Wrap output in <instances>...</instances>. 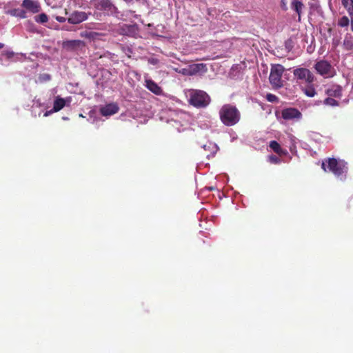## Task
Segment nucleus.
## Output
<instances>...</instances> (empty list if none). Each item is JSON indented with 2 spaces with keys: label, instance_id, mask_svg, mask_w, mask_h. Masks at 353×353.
Here are the masks:
<instances>
[{
  "label": "nucleus",
  "instance_id": "34",
  "mask_svg": "<svg viewBox=\"0 0 353 353\" xmlns=\"http://www.w3.org/2000/svg\"><path fill=\"white\" fill-rule=\"evenodd\" d=\"M45 79L46 80H50V74H45Z\"/></svg>",
  "mask_w": 353,
  "mask_h": 353
},
{
  "label": "nucleus",
  "instance_id": "35",
  "mask_svg": "<svg viewBox=\"0 0 353 353\" xmlns=\"http://www.w3.org/2000/svg\"><path fill=\"white\" fill-rule=\"evenodd\" d=\"M4 47V44L0 43V49H2Z\"/></svg>",
  "mask_w": 353,
  "mask_h": 353
},
{
  "label": "nucleus",
  "instance_id": "2",
  "mask_svg": "<svg viewBox=\"0 0 353 353\" xmlns=\"http://www.w3.org/2000/svg\"><path fill=\"white\" fill-rule=\"evenodd\" d=\"M190 103L196 108H205L210 102V97L204 91L191 90L190 91Z\"/></svg>",
  "mask_w": 353,
  "mask_h": 353
},
{
  "label": "nucleus",
  "instance_id": "3",
  "mask_svg": "<svg viewBox=\"0 0 353 353\" xmlns=\"http://www.w3.org/2000/svg\"><path fill=\"white\" fill-rule=\"evenodd\" d=\"M284 71L285 68L281 64L271 65L269 81L274 89H279L283 86L282 76Z\"/></svg>",
  "mask_w": 353,
  "mask_h": 353
},
{
  "label": "nucleus",
  "instance_id": "18",
  "mask_svg": "<svg viewBox=\"0 0 353 353\" xmlns=\"http://www.w3.org/2000/svg\"><path fill=\"white\" fill-rule=\"evenodd\" d=\"M65 105V100L60 97H57L53 103V111L57 112L60 111Z\"/></svg>",
  "mask_w": 353,
  "mask_h": 353
},
{
  "label": "nucleus",
  "instance_id": "16",
  "mask_svg": "<svg viewBox=\"0 0 353 353\" xmlns=\"http://www.w3.org/2000/svg\"><path fill=\"white\" fill-rule=\"evenodd\" d=\"M270 148L277 154L282 156L287 154L285 150L282 149L280 144L276 141H271L270 142Z\"/></svg>",
  "mask_w": 353,
  "mask_h": 353
},
{
  "label": "nucleus",
  "instance_id": "31",
  "mask_svg": "<svg viewBox=\"0 0 353 353\" xmlns=\"http://www.w3.org/2000/svg\"><path fill=\"white\" fill-rule=\"evenodd\" d=\"M52 112H54L53 111V109H52L51 110H49V111H46L45 113H44V117H48L49 116L51 113Z\"/></svg>",
  "mask_w": 353,
  "mask_h": 353
},
{
  "label": "nucleus",
  "instance_id": "36",
  "mask_svg": "<svg viewBox=\"0 0 353 353\" xmlns=\"http://www.w3.org/2000/svg\"><path fill=\"white\" fill-rule=\"evenodd\" d=\"M65 12L66 14H68V12H67L66 9L65 10Z\"/></svg>",
  "mask_w": 353,
  "mask_h": 353
},
{
  "label": "nucleus",
  "instance_id": "23",
  "mask_svg": "<svg viewBox=\"0 0 353 353\" xmlns=\"http://www.w3.org/2000/svg\"><path fill=\"white\" fill-rule=\"evenodd\" d=\"M48 17L46 14L41 13L35 17V21L40 23H44L48 22Z\"/></svg>",
  "mask_w": 353,
  "mask_h": 353
},
{
  "label": "nucleus",
  "instance_id": "1",
  "mask_svg": "<svg viewBox=\"0 0 353 353\" xmlns=\"http://www.w3.org/2000/svg\"><path fill=\"white\" fill-rule=\"evenodd\" d=\"M221 121L226 126H233L241 119V113L237 108L232 104L223 105L219 110Z\"/></svg>",
  "mask_w": 353,
  "mask_h": 353
},
{
  "label": "nucleus",
  "instance_id": "33",
  "mask_svg": "<svg viewBox=\"0 0 353 353\" xmlns=\"http://www.w3.org/2000/svg\"><path fill=\"white\" fill-rule=\"evenodd\" d=\"M351 30L353 31V15H351Z\"/></svg>",
  "mask_w": 353,
  "mask_h": 353
},
{
  "label": "nucleus",
  "instance_id": "14",
  "mask_svg": "<svg viewBox=\"0 0 353 353\" xmlns=\"http://www.w3.org/2000/svg\"><path fill=\"white\" fill-rule=\"evenodd\" d=\"M145 87L152 93L157 95H161L163 92L162 88L155 83L152 79H147L145 80Z\"/></svg>",
  "mask_w": 353,
  "mask_h": 353
},
{
  "label": "nucleus",
  "instance_id": "26",
  "mask_svg": "<svg viewBox=\"0 0 353 353\" xmlns=\"http://www.w3.org/2000/svg\"><path fill=\"white\" fill-rule=\"evenodd\" d=\"M268 158H269L270 162L272 163L279 164L281 163L280 159L275 155H270V156H269Z\"/></svg>",
  "mask_w": 353,
  "mask_h": 353
},
{
  "label": "nucleus",
  "instance_id": "19",
  "mask_svg": "<svg viewBox=\"0 0 353 353\" xmlns=\"http://www.w3.org/2000/svg\"><path fill=\"white\" fill-rule=\"evenodd\" d=\"M304 94L309 97H313L316 95V92L315 90V88L312 85H308L303 89Z\"/></svg>",
  "mask_w": 353,
  "mask_h": 353
},
{
  "label": "nucleus",
  "instance_id": "5",
  "mask_svg": "<svg viewBox=\"0 0 353 353\" xmlns=\"http://www.w3.org/2000/svg\"><path fill=\"white\" fill-rule=\"evenodd\" d=\"M94 6L96 9L103 11L108 15L116 13L117 10L110 0H94Z\"/></svg>",
  "mask_w": 353,
  "mask_h": 353
},
{
  "label": "nucleus",
  "instance_id": "9",
  "mask_svg": "<svg viewBox=\"0 0 353 353\" xmlns=\"http://www.w3.org/2000/svg\"><path fill=\"white\" fill-rule=\"evenodd\" d=\"M281 114L283 119L285 120L300 119L302 115L298 109L293 108L283 109L281 112Z\"/></svg>",
  "mask_w": 353,
  "mask_h": 353
},
{
  "label": "nucleus",
  "instance_id": "17",
  "mask_svg": "<svg viewBox=\"0 0 353 353\" xmlns=\"http://www.w3.org/2000/svg\"><path fill=\"white\" fill-rule=\"evenodd\" d=\"M292 8L298 14V21H301V14L304 7L303 3L299 0H293L291 3Z\"/></svg>",
  "mask_w": 353,
  "mask_h": 353
},
{
  "label": "nucleus",
  "instance_id": "11",
  "mask_svg": "<svg viewBox=\"0 0 353 353\" xmlns=\"http://www.w3.org/2000/svg\"><path fill=\"white\" fill-rule=\"evenodd\" d=\"M119 108L117 103H112L105 105L100 108L101 115L108 117L118 112Z\"/></svg>",
  "mask_w": 353,
  "mask_h": 353
},
{
  "label": "nucleus",
  "instance_id": "32",
  "mask_svg": "<svg viewBox=\"0 0 353 353\" xmlns=\"http://www.w3.org/2000/svg\"><path fill=\"white\" fill-rule=\"evenodd\" d=\"M321 168H322L325 172H327L326 165H325V162H323V163H322V164H321Z\"/></svg>",
  "mask_w": 353,
  "mask_h": 353
},
{
  "label": "nucleus",
  "instance_id": "25",
  "mask_svg": "<svg viewBox=\"0 0 353 353\" xmlns=\"http://www.w3.org/2000/svg\"><path fill=\"white\" fill-rule=\"evenodd\" d=\"M266 99L272 103L278 102L279 101V98L276 95L270 93L266 95Z\"/></svg>",
  "mask_w": 353,
  "mask_h": 353
},
{
  "label": "nucleus",
  "instance_id": "29",
  "mask_svg": "<svg viewBox=\"0 0 353 353\" xmlns=\"http://www.w3.org/2000/svg\"><path fill=\"white\" fill-rule=\"evenodd\" d=\"M179 72L183 75L190 76L189 66L185 68H182Z\"/></svg>",
  "mask_w": 353,
  "mask_h": 353
},
{
  "label": "nucleus",
  "instance_id": "24",
  "mask_svg": "<svg viewBox=\"0 0 353 353\" xmlns=\"http://www.w3.org/2000/svg\"><path fill=\"white\" fill-rule=\"evenodd\" d=\"M349 19L347 17L344 16L339 19L338 21V25L340 27H346L349 25Z\"/></svg>",
  "mask_w": 353,
  "mask_h": 353
},
{
  "label": "nucleus",
  "instance_id": "7",
  "mask_svg": "<svg viewBox=\"0 0 353 353\" xmlns=\"http://www.w3.org/2000/svg\"><path fill=\"white\" fill-rule=\"evenodd\" d=\"M314 68L316 72L322 76H332V71L333 68L332 65L327 61L321 60L316 62L314 65Z\"/></svg>",
  "mask_w": 353,
  "mask_h": 353
},
{
  "label": "nucleus",
  "instance_id": "28",
  "mask_svg": "<svg viewBox=\"0 0 353 353\" xmlns=\"http://www.w3.org/2000/svg\"><path fill=\"white\" fill-rule=\"evenodd\" d=\"M1 55L6 57L8 59H10L14 57V53L12 51H6L2 52Z\"/></svg>",
  "mask_w": 353,
  "mask_h": 353
},
{
  "label": "nucleus",
  "instance_id": "6",
  "mask_svg": "<svg viewBox=\"0 0 353 353\" xmlns=\"http://www.w3.org/2000/svg\"><path fill=\"white\" fill-rule=\"evenodd\" d=\"M293 74L298 80H303L309 84L314 81V74L305 68H299L294 70Z\"/></svg>",
  "mask_w": 353,
  "mask_h": 353
},
{
  "label": "nucleus",
  "instance_id": "4",
  "mask_svg": "<svg viewBox=\"0 0 353 353\" xmlns=\"http://www.w3.org/2000/svg\"><path fill=\"white\" fill-rule=\"evenodd\" d=\"M327 168L336 176H341L347 173V168L343 161H338L335 158H329L327 161Z\"/></svg>",
  "mask_w": 353,
  "mask_h": 353
},
{
  "label": "nucleus",
  "instance_id": "13",
  "mask_svg": "<svg viewBox=\"0 0 353 353\" xmlns=\"http://www.w3.org/2000/svg\"><path fill=\"white\" fill-rule=\"evenodd\" d=\"M190 76H194L197 74L205 73L208 71V68L205 63H194L189 65Z\"/></svg>",
  "mask_w": 353,
  "mask_h": 353
},
{
  "label": "nucleus",
  "instance_id": "10",
  "mask_svg": "<svg viewBox=\"0 0 353 353\" xmlns=\"http://www.w3.org/2000/svg\"><path fill=\"white\" fill-rule=\"evenodd\" d=\"M325 94L328 97L341 99L343 95V88L338 84L331 85L326 89Z\"/></svg>",
  "mask_w": 353,
  "mask_h": 353
},
{
  "label": "nucleus",
  "instance_id": "20",
  "mask_svg": "<svg viewBox=\"0 0 353 353\" xmlns=\"http://www.w3.org/2000/svg\"><path fill=\"white\" fill-rule=\"evenodd\" d=\"M323 104L325 105L336 107L339 105L338 101L334 99V97H328L323 100Z\"/></svg>",
  "mask_w": 353,
  "mask_h": 353
},
{
  "label": "nucleus",
  "instance_id": "15",
  "mask_svg": "<svg viewBox=\"0 0 353 353\" xmlns=\"http://www.w3.org/2000/svg\"><path fill=\"white\" fill-rule=\"evenodd\" d=\"M64 46L70 50H77L85 46L84 41L81 40H71L64 43Z\"/></svg>",
  "mask_w": 353,
  "mask_h": 353
},
{
  "label": "nucleus",
  "instance_id": "30",
  "mask_svg": "<svg viewBox=\"0 0 353 353\" xmlns=\"http://www.w3.org/2000/svg\"><path fill=\"white\" fill-rule=\"evenodd\" d=\"M55 19L59 22V23H64L67 21V19L63 17H61V16H57L55 17Z\"/></svg>",
  "mask_w": 353,
  "mask_h": 353
},
{
  "label": "nucleus",
  "instance_id": "21",
  "mask_svg": "<svg viewBox=\"0 0 353 353\" xmlns=\"http://www.w3.org/2000/svg\"><path fill=\"white\" fill-rule=\"evenodd\" d=\"M343 6L347 10L350 15H353V0H342Z\"/></svg>",
  "mask_w": 353,
  "mask_h": 353
},
{
  "label": "nucleus",
  "instance_id": "12",
  "mask_svg": "<svg viewBox=\"0 0 353 353\" xmlns=\"http://www.w3.org/2000/svg\"><path fill=\"white\" fill-rule=\"evenodd\" d=\"M21 6L32 13H37L41 10L39 3L34 0H23Z\"/></svg>",
  "mask_w": 353,
  "mask_h": 353
},
{
  "label": "nucleus",
  "instance_id": "27",
  "mask_svg": "<svg viewBox=\"0 0 353 353\" xmlns=\"http://www.w3.org/2000/svg\"><path fill=\"white\" fill-rule=\"evenodd\" d=\"M14 15L19 17L20 18H26V12L23 10H14Z\"/></svg>",
  "mask_w": 353,
  "mask_h": 353
},
{
  "label": "nucleus",
  "instance_id": "8",
  "mask_svg": "<svg viewBox=\"0 0 353 353\" xmlns=\"http://www.w3.org/2000/svg\"><path fill=\"white\" fill-rule=\"evenodd\" d=\"M89 14L90 13L83 11H74L67 19V21L70 24H79L87 20Z\"/></svg>",
  "mask_w": 353,
  "mask_h": 353
},
{
  "label": "nucleus",
  "instance_id": "22",
  "mask_svg": "<svg viewBox=\"0 0 353 353\" xmlns=\"http://www.w3.org/2000/svg\"><path fill=\"white\" fill-rule=\"evenodd\" d=\"M99 34L97 32H81V37L83 38L88 39L90 40H94L96 39L97 36H98Z\"/></svg>",
  "mask_w": 353,
  "mask_h": 353
}]
</instances>
